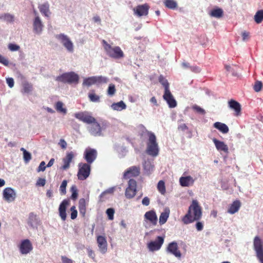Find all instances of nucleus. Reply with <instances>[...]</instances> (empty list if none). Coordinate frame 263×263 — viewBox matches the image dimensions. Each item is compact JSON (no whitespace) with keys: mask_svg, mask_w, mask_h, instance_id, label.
<instances>
[{"mask_svg":"<svg viewBox=\"0 0 263 263\" xmlns=\"http://www.w3.org/2000/svg\"><path fill=\"white\" fill-rule=\"evenodd\" d=\"M59 145L63 148L65 149L67 146V143L64 139H61L59 142Z\"/></svg>","mask_w":263,"mask_h":263,"instance_id":"nucleus-62","label":"nucleus"},{"mask_svg":"<svg viewBox=\"0 0 263 263\" xmlns=\"http://www.w3.org/2000/svg\"><path fill=\"white\" fill-rule=\"evenodd\" d=\"M40 12L46 17H49L51 12L49 9V4L46 2L39 5L38 7Z\"/></svg>","mask_w":263,"mask_h":263,"instance_id":"nucleus-28","label":"nucleus"},{"mask_svg":"<svg viewBox=\"0 0 263 263\" xmlns=\"http://www.w3.org/2000/svg\"><path fill=\"white\" fill-rule=\"evenodd\" d=\"M178 129L180 131L184 132L188 129V127L185 124L182 123L178 125Z\"/></svg>","mask_w":263,"mask_h":263,"instance_id":"nucleus-57","label":"nucleus"},{"mask_svg":"<svg viewBox=\"0 0 263 263\" xmlns=\"http://www.w3.org/2000/svg\"><path fill=\"white\" fill-rule=\"evenodd\" d=\"M229 106L231 109H233L235 111L234 115L236 116H239L241 114V105L240 104L235 100L233 99L230 100L228 102Z\"/></svg>","mask_w":263,"mask_h":263,"instance_id":"nucleus-24","label":"nucleus"},{"mask_svg":"<svg viewBox=\"0 0 263 263\" xmlns=\"http://www.w3.org/2000/svg\"><path fill=\"white\" fill-rule=\"evenodd\" d=\"M55 39L63 45V46L70 53L74 51V45L72 42L68 35L64 33L57 34L55 35Z\"/></svg>","mask_w":263,"mask_h":263,"instance_id":"nucleus-4","label":"nucleus"},{"mask_svg":"<svg viewBox=\"0 0 263 263\" xmlns=\"http://www.w3.org/2000/svg\"><path fill=\"white\" fill-rule=\"evenodd\" d=\"M110 107L114 110L121 111L126 108V105L123 101H120L119 102L112 103Z\"/></svg>","mask_w":263,"mask_h":263,"instance_id":"nucleus-31","label":"nucleus"},{"mask_svg":"<svg viewBox=\"0 0 263 263\" xmlns=\"http://www.w3.org/2000/svg\"><path fill=\"white\" fill-rule=\"evenodd\" d=\"M196 228L198 231H200L203 230V224L202 222L198 221L196 223Z\"/></svg>","mask_w":263,"mask_h":263,"instance_id":"nucleus-61","label":"nucleus"},{"mask_svg":"<svg viewBox=\"0 0 263 263\" xmlns=\"http://www.w3.org/2000/svg\"><path fill=\"white\" fill-rule=\"evenodd\" d=\"M87 250L88 256L94 260L95 258V254L94 252L90 248H87Z\"/></svg>","mask_w":263,"mask_h":263,"instance_id":"nucleus-60","label":"nucleus"},{"mask_svg":"<svg viewBox=\"0 0 263 263\" xmlns=\"http://www.w3.org/2000/svg\"><path fill=\"white\" fill-rule=\"evenodd\" d=\"M6 81L8 85L10 88H12L14 86V80L12 78H8L6 79Z\"/></svg>","mask_w":263,"mask_h":263,"instance_id":"nucleus-55","label":"nucleus"},{"mask_svg":"<svg viewBox=\"0 0 263 263\" xmlns=\"http://www.w3.org/2000/svg\"><path fill=\"white\" fill-rule=\"evenodd\" d=\"M159 223L160 224H163L164 223V212H162L160 218H159Z\"/></svg>","mask_w":263,"mask_h":263,"instance_id":"nucleus-64","label":"nucleus"},{"mask_svg":"<svg viewBox=\"0 0 263 263\" xmlns=\"http://www.w3.org/2000/svg\"><path fill=\"white\" fill-rule=\"evenodd\" d=\"M79 171L77 176L79 180H84L90 175V165L86 163H80L78 164Z\"/></svg>","mask_w":263,"mask_h":263,"instance_id":"nucleus-6","label":"nucleus"},{"mask_svg":"<svg viewBox=\"0 0 263 263\" xmlns=\"http://www.w3.org/2000/svg\"><path fill=\"white\" fill-rule=\"evenodd\" d=\"M74 116L79 121L87 124L95 121V118L91 116V114L86 111L76 112L74 114Z\"/></svg>","mask_w":263,"mask_h":263,"instance_id":"nucleus-8","label":"nucleus"},{"mask_svg":"<svg viewBox=\"0 0 263 263\" xmlns=\"http://www.w3.org/2000/svg\"><path fill=\"white\" fill-rule=\"evenodd\" d=\"M253 247L257 258L260 263H263V243L259 237L257 236L255 237Z\"/></svg>","mask_w":263,"mask_h":263,"instance_id":"nucleus-7","label":"nucleus"},{"mask_svg":"<svg viewBox=\"0 0 263 263\" xmlns=\"http://www.w3.org/2000/svg\"><path fill=\"white\" fill-rule=\"evenodd\" d=\"M241 206V203L239 200L234 201L229 206L228 212L233 214L238 211Z\"/></svg>","mask_w":263,"mask_h":263,"instance_id":"nucleus-29","label":"nucleus"},{"mask_svg":"<svg viewBox=\"0 0 263 263\" xmlns=\"http://www.w3.org/2000/svg\"><path fill=\"white\" fill-rule=\"evenodd\" d=\"M116 92L115 86L113 84H110L108 90H107V94L109 96H113Z\"/></svg>","mask_w":263,"mask_h":263,"instance_id":"nucleus-44","label":"nucleus"},{"mask_svg":"<svg viewBox=\"0 0 263 263\" xmlns=\"http://www.w3.org/2000/svg\"><path fill=\"white\" fill-rule=\"evenodd\" d=\"M3 197L4 200L7 202H11L13 201L16 198V193L13 189L6 187L3 191Z\"/></svg>","mask_w":263,"mask_h":263,"instance_id":"nucleus-15","label":"nucleus"},{"mask_svg":"<svg viewBox=\"0 0 263 263\" xmlns=\"http://www.w3.org/2000/svg\"><path fill=\"white\" fill-rule=\"evenodd\" d=\"M23 159L26 163H28L31 159V155L28 152H25L23 154Z\"/></svg>","mask_w":263,"mask_h":263,"instance_id":"nucleus-50","label":"nucleus"},{"mask_svg":"<svg viewBox=\"0 0 263 263\" xmlns=\"http://www.w3.org/2000/svg\"><path fill=\"white\" fill-rule=\"evenodd\" d=\"M144 217L147 220H149L153 225H156L157 222V217L156 213L152 210L145 213Z\"/></svg>","mask_w":263,"mask_h":263,"instance_id":"nucleus-27","label":"nucleus"},{"mask_svg":"<svg viewBox=\"0 0 263 263\" xmlns=\"http://www.w3.org/2000/svg\"><path fill=\"white\" fill-rule=\"evenodd\" d=\"M149 7L147 4L140 5L133 8L134 14L138 17L148 14Z\"/></svg>","mask_w":263,"mask_h":263,"instance_id":"nucleus-16","label":"nucleus"},{"mask_svg":"<svg viewBox=\"0 0 263 263\" xmlns=\"http://www.w3.org/2000/svg\"><path fill=\"white\" fill-rule=\"evenodd\" d=\"M97 157V152L95 149L86 148L84 153V158L87 162V164H90L94 162Z\"/></svg>","mask_w":263,"mask_h":263,"instance_id":"nucleus-12","label":"nucleus"},{"mask_svg":"<svg viewBox=\"0 0 263 263\" xmlns=\"http://www.w3.org/2000/svg\"><path fill=\"white\" fill-rule=\"evenodd\" d=\"M212 141L214 142L217 151L219 152H223L226 154L229 153L228 146L224 142L218 140L215 138L212 139Z\"/></svg>","mask_w":263,"mask_h":263,"instance_id":"nucleus-22","label":"nucleus"},{"mask_svg":"<svg viewBox=\"0 0 263 263\" xmlns=\"http://www.w3.org/2000/svg\"><path fill=\"white\" fill-rule=\"evenodd\" d=\"M40 220L36 215L33 213H30L28 220V224L32 228H36L39 224Z\"/></svg>","mask_w":263,"mask_h":263,"instance_id":"nucleus-26","label":"nucleus"},{"mask_svg":"<svg viewBox=\"0 0 263 263\" xmlns=\"http://www.w3.org/2000/svg\"><path fill=\"white\" fill-rule=\"evenodd\" d=\"M0 20L7 22L12 23L14 20V16L10 13H3L0 14Z\"/></svg>","mask_w":263,"mask_h":263,"instance_id":"nucleus-34","label":"nucleus"},{"mask_svg":"<svg viewBox=\"0 0 263 263\" xmlns=\"http://www.w3.org/2000/svg\"><path fill=\"white\" fill-rule=\"evenodd\" d=\"M79 79L78 74L74 72H69L63 73L57 77L55 79L57 81L61 82L64 83H78Z\"/></svg>","mask_w":263,"mask_h":263,"instance_id":"nucleus-5","label":"nucleus"},{"mask_svg":"<svg viewBox=\"0 0 263 263\" xmlns=\"http://www.w3.org/2000/svg\"><path fill=\"white\" fill-rule=\"evenodd\" d=\"M96 84L107 83L108 82V78L104 76H95Z\"/></svg>","mask_w":263,"mask_h":263,"instance_id":"nucleus-41","label":"nucleus"},{"mask_svg":"<svg viewBox=\"0 0 263 263\" xmlns=\"http://www.w3.org/2000/svg\"><path fill=\"white\" fill-rule=\"evenodd\" d=\"M70 191L72 193L71 198L72 199H76L78 197L77 189L76 185H72L71 187Z\"/></svg>","mask_w":263,"mask_h":263,"instance_id":"nucleus-45","label":"nucleus"},{"mask_svg":"<svg viewBox=\"0 0 263 263\" xmlns=\"http://www.w3.org/2000/svg\"><path fill=\"white\" fill-rule=\"evenodd\" d=\"M241 35L243 41H248L250 37V32L246 31H243L241 33Z\"/></svg>","mask_w":263,"mask_h":263,"instance_id":"nucleus-52","label":"nucleus"},{"mask_svg":"<svg viewBox=\"0 0 263 263\" xmlns=\"http://www.w3.org/2000/svg\"><path fill=\"white\" fill-rule=\"evenodd\" d=\"M190 69L194 72L195 73H199L200 72V69L199 67L197 66L196 65L191 66L190 67Z\"/></svg>","mask_w":263,"mask_h":263,"instance_id":"nucleus-58","label":"nucleus"},{"mask_svg":"<svg viewBox=\"0 0 263 263\" xmlns=\"http://www.w3.org/2000/svg\"><path fill=\"white\" fill-rule=\"evenodd\" d=\"M0 63L3 64L5 66H8L9 64L8 60L6 58H5L3 56H2L1 54H0Z\"/></svg>","mask_w":263,"mask_h":263,"instance_id":"nucleus-54","label":"nucleus"},{"mask_svg":"<svg viewBox=\"0 0 263 263\" xmlns=\"http://www.w3.org/2000/svg\"><path fill=\"white\" fill-rule=\"evenodd\" d=\"M46 183V180L44 178H39L36 182V185L43 186Z\"/></svg>","mask_w":263,"mask_h":263,"instance_id":"nucleus-56","label":"nucleus"},{"mask_svg":"<svg viewBox=\"0 0 263 263\" xmlns=\"http://www.w3.org/2000/svg\"><path fill=\"white\" fill-rule=\"evenodd\" d=\"M167 251L178 258H180L181 256V252L178 249V245L175 242H172L168 244Z\"/></svg>","mask_w":263,"mask_h":263,"instance_id":"nucleus-21","label":"nucleus"},{"mask_svg":"<svg viewBox=\"0 0 263 263\" xmlns=\"http://www.w3.org/2000/svg\"><path fill=\"white\" fill-rule=\"evenodd\" d=\"M164 242L163 237L158 236L154 241H151L147 243V248L149 251L154 252L159 250Z\"/></svg>","mask_w":263,"mask_h":263,"instance_id":"nucleus-13","label":"nucleus"},{"mask_svg":"<svg viewBox=\"0 0 263 263\" xmlns=\"http://www.w3.org/2000/svg\"><path fill=\"white\" fill-rule=\"evenodd\" d=\"M157 188L162 195H164V181L160 180L158 183Z\"/></svg>","mask_w":263,"mask_h":263,"instance_id":"nucleus-43","label":"nucleus"},{"mask_svg":"<svg viewBox=\"0 0 263 263\" xmlns=\"http://www.w3.org/2000/svg\"><path fill=\"white\" fill-rule=\"evenodd\" d=\"M69 204V200H64L60 204L59 208V215L61 219L64 221L66 218V210L67 205Z\"/></svg>","mask_w":263,"mask_h":263,"instance_id":"nucleus-23","label":"nucleus"},{"mask_svg":"<svg viewBox=\"0 0 263 263\" xmlns=\"http://www.w3.org/2000/svg\"><path fill=\"white\" fill-rule=\"evenodd\" d=\"M148 139L147 143V153L152 156H156L158 154L159 149L156 142L155 135L151 133H148Z\"/></svg>","mask_w":263,"mask_h":263,"instance_id":"nucleus-3","label":"nucleus"},{"mask_svg":"<svg viewBox=\"0 0 263 263\" xmlns=\"http://www.w3.org/2000/svg\"><path fill=\"white\" fill-rule=\"evenodd\" d=\"M67 182L66 180H64L62 181L60 187V191L61 194L62 195H65L66 193V186H67Z\"/></svg>","mask_w":263,"mask_h":263,"instance_id":"nucleus-42","label":"nucleus"},{"mask_svg":"<svg viewBox=\"0 0 263 263\" xmlns=\"http://www.w3.org/2000/svg\"><path fill=\"white\" fill-rule=\"evenodd\" d=\"M149 199L147 197H145L142 200V204L147 206L149 204Z\"/></svg>","mask_w":263,"mask_h":263,"instance_id":"nucleus-63","label":"nucleus"},{"mask_svg":"<svg viewBox=\"0 0 263 263\" xmlns=\"http://www.w3.org/2000/svg\"><path fill=\"white\" fill-rule=\"evenodd\" d=\"M74 157L73 152H71L67 154L66 157L63 159V162L64 165L62 166V169L66 170L70 167V163L72 161Z\"/></svg>","mask_w":263,"mask_h":263,"instance_id":"nucleus-25","label":"nucleus"},{"mask_svg":"<svg viewBox=\"0 0 263 263\" xmlns=\"http://www.w3.org/2000/svg\"><path fill=\"white\" fill-rule=\"evenodd\" d=\"M64 104L61 101H58L55 104V109L60 112H62L64 114H66L67 109L66 108L63 107Z\"/></svg>","mask_w":263,"mask_h":263,"instance_id":"nucleus-40","label":"nucleus"},{"mask_svg":"<svg viewBox=\"0 0 263 263\" xmlns=\"http://www.w3.org/2000/svg\"><path fill=\"white\" fill-rule=\"evenodd\" d=\"M114 190H115V187H114L109 188L108 189L106 190V191H104L103 192H102L101 194V195H100V198H103L104 195H105L106 194H111V193H112L114 192Z\"/></svg>","mask_w":263,"mask_h":263,"instance_id":"nucleus-51","label":"nucleus"},{"mask_svg":"<svg viewBox=\"0 0 263 263\" xmlns=\"http://www.w3.org/2000/svg\"><path fill=\"white\" fill-rule=\"evenodd\" d=\"M61 260L63 263H73V261L65 256H61Z\"/></svg>","mask_w":263,"mask_h":263,"instance_id":"nucleus-59","label":"nucleus"},{"mask_svg":"<svg viewBox=\"0 0 263 263\" xmlns=\"http://www.w3.org/2000/svg\"><path fill=\"white\" fill-rule=\"evenodd\" d=\"M177 3L174 0H165V7L169 9L175 10L177 8Z\"/></svg>","mask_w":263,"mask_h":263,"instance_id":"nucleus-38","label":"nucleus"},{"mask_svg":"<svg viewBox=\"0 0 263 263\" xmlns=\"http://www.w3.org/2000/svg\"><path fill=\"white\" fill-rule=\"evenodd\" d=\"M46 169V166H45V162L44 161H42L40 165H39V166L38 167L37 169V171L38 172H44Z\"/></svg>","mask_w":263,"mask_h":263,"instance_id":"nucleus-53","label":"nucleus"},{"mask_svg":"<svg viewBox=\"0 0 263 263\" xmlns=\"http://www.w3.org/2000/svg\"><path fill=\"white\" fill-rule=\"evenodd\" d=\"M165 101L169 107L174 108L177 106V102L169 90V83L165 80Z\"/></svg>","mask_w":263,"mask_h":263,"instance_id":"nucleus-10","label":"nucleus"},{"mask_svg":"<svg viewBox=\"0 0 263 263\" xmlns=\"http://www.w3.org/2000/svg\"><path fill=\"white\" fill-rule=\"evenodd\" d=\"M210 15L212 17L220 18L223 15V11L222 9L218 8L211 10Z\"/></svg>","mask_w":263,"mask_h":263,"instance_id":"nucleus-32","label":"nucleus"},{"mask_svg":"<svg viewBox=\"0 0 263 263\" xmlns=\"http://www.w3.org/2000/svg\"><path fill=\"white\" fill-rule=\"evenodd\" d=\"M262 86V84L261 82L257 81L255 82L253 86V88L256 92H259V91L261 90Z\"/></svg>","mask_w":263,"mask_h":263,"instance_id":"nucleus-46","label":"nucleus"},{"mask_svg":"<svg viewBox=\"0 0 263 263\" xmlns=\"http://www.w3.org/2000/svg\"><path fill=\"white\" fill-rule=\"evenodd\" d=\"M201 207L197 200H193L187 213L182 217V221L184 224H187L195 221H198L201 218Z\"/></svg>","mask_w":263,"mask_h":263,"instance_id":"nucleus-1","label":"nucleus"},{"mask_svg":"<svg viewBox=\"0 0 263 263\" xmlns=\"http://www.w3.org/2000/svg\"><path fill=\"white\" fill-rule=\"evenodd\" d=\"M195 179L191 176H182L179 178V183L182 187H189L193 185Z\"/></svg>","mask_w":263,"mask_h":263,"instance_id":"nucleus-20","label":"nucleus"},{"mask_svg":"<svg viewBox=\"0 0 263 263\" xmlns=\"http://www.w3.org/2000/svg\"><path fill=\"white\" fill-rule=\"evenodd\" d=\"M90 125L87 127L90 134L93 136H102V129L100 124L96 121H95L90 124Z\"/></svg>","mask_w":263,"mask_h":263,"instance_id":"nucleus-11","label":"nucleus"},{"mask_svg":"<svg viewBox=\"0 0 263 263\" xmlns=\"http://www.w3.org/2000/svg\"><path fill=\"white\" fill-rule=\"evenodd\" d=\"M88 97L90 101L99 103L100 102V97L96 95L94 90H91L88 94Z\"/></svg>","mask_w":263,"mask_h":263,"instance_id":"nucleus-33","label":"nucleus"},{"mask_svg":"<svg viewBox=\"0 0 263 263\" xmlns=\"http://www.w3.org/2000/svg\"><path fill=\"white\" fill-rule=\"evenodd\" d=\"M213 126L223 134H227L229 131L228 126L221 122H216L214 124Z\"/></svg>","mask_w":263,"mask_h":263,"instance_id":"nucleus-30","label":"nucleus"},{"mask_svg":"<svg viewBox=\"0 0 263 263\" xmlns=\"http://www.w3.org/2000/svg\"><path fill=\"white\" fill-rule=\"evenodd\" d=\"M137 193V182L130 179L128 182V187L126 189L125 195L128 199L133 198Z\"/></svg>","mask_w":263,"mask_h":263,"instance_id":"nucleus-9","label":"nucleus"},{"mask_svg":"<svg viewBox=\"0 0 263 263\" xmlns=\"http://www.w3.org/2000/svg\"><path fill=\"white\" fill-rule=\"evenodd\" d=\"M79 208L80 213L83 215L86 212L85 200L84 198L80 199L79 202Z\"/></svg>","mask_w":263,"mask_h":263,"instance_id":"nucleus-37","label":"nucleus"},{"mask_svg":"<svg viewBox=\"0 0 263 263\" xmlns=\"http://www.w3.org/2000/svg\"><path fill=\"white\" fill-rule=\"evenodd\" d=\"M32 249V245L29 239H26L22 241L20 246V251L21 254H27Z\"/></svg>","mask_w":263,"mask_h":263,"instance_id":"nucleus-17","label":"nucleus"},{"mask_svg":"<svg viewBox=\"0 0 263 263\" xmlns=\"http://www.w3.org/2000/svg\"><path fill=\"white\" fill-rule=\"evenodd\" d=\"M140 173V168L139 166H133L126 170L124 173L123 177L126 179L132 177H136L139 176Z\"/></svg>","mask_w":263,"mask_h":263,"instance_id":"nucleus-18","label":"nucleus"},{"mask_svg":"<svg viewBox=\"0 0 263 263\" xmlns=\"http://www.w3.org/2000/svg\"><path fill=\"white\" fill-rule=\"evenodd\" d=\"M104 48L110 57L115 59H121L124 57V53L119 46L112 47L105 41H102Z\"/></svg>","mask_w":263,"mask_h":263,"instance_id":"nucleus-2","label":"nucleus"},{"mask_svg":"<svg viewBox=\"0 0 263 263\" xmlns=\"http://www.w3.org/2000/svg\"><path fill=\"white\" fill-rule=\"evenodd\" d=\"M33 31L37 35H41L43 32L44 24L40 17H34L33 20Z\"/></svg>","mask_w":263,"mask_h":263,"instance_id":"nucleus-14","label":"nucleus"},{"mask_svg":"<svg viewBox=\"0 0 263 263\" xmlns=\"http://www.w3.org/2000/svg\"><path fill=\"white\" fill-rule=\"evenodd\" d=\"M93 84H96L95 81V77L92 76L84 79L82 85L87 87H90Z\"/></svg>","mask_w":263,"mask_h":263,"instance_id":"nucleus-35","label":"nucleus"},{"mask_svg":"<svg viewBox=\"0 0 263 263\" xmlns=\"http://www.w3.org/2000/svg\"><path fill=\"white\" fill-rule=\"evenodd\" d=\"M192 108L196 112L200 114L204 115L205 114V111L203 108H201L200 106L197 105H194L193 106Z\"/></svg>","mask_w":263,"mask_h":263,"instance_id":"nucleus-47","label":"nucleus"},{"mask_svg":"<svg viewBox=\"0 0 263 263\" xmlns=\"http://www.w3.org/2000/svg\"><path fill=\"white\" fill-rule=\"evenodd\" d=\"M97 241L99 251L102 254H105L107 250V242L106 238L103 236H98Z\"/></svg>","mask_w":263,"mask_h":263,"instance_id":"nucleus-19","label":"nucleus"},{"mask_svg":"<svg viewBox=\"0 0 263 263\" xmlns=\"http://www.w3.org/2000/svg\"><path fill=\"white\" fill-rule=\"evenodd\" d=\"M20 47L14 44H9L8 45V49L11 51H16L20 49Z\"/></svg>","mask_w":263,"mask_h":263,"instance_id":"nucleus-49","label":"nucleus"},{"mask_svg":"<svg viewBox=\"0 0 263 263\" xmlns=\"http://www.w3.org/2000/svg\"><path fill=\"white\" fill-rule=\"evenodd\" d=\"M254 19L257 24L261 23L263 21V10H260L256 12Z\"/></svg>","mask_w":263,"mask_h":263,"instance_id":"nucleus-36","label":"nucleus"},{"mask_svg":"<svg viewBox=\"0 0 263 263\" xmlns=\"http://www.w3.org/2000/svg\"><path fill=\"white\" fill-rule=\"evenodd\" d=\"M32 85L28 83L25 82L23 84V90L22 92L25 93H29L32 91Z\"/></svg>","mask_w":263,"mask_h":263,"instance_id":"nucleus-39","label":"nucleus"},{"mask_svg":"<svg viewBox=\"0 0 263 263\" xmlns=\"http://www.w3.org/2000/svg\"><path fill=\"white\" fill-rule=\"evenodd\" d=\"M106 213L107 215L108 218L109 220H112L114 219V215L115 213V210L112 208L107 209Z\"/></svg>","mask_w":263,"mask_h":263,"instance_id":"nucleus-48","label":"nucleus"}]
</instances>
